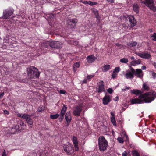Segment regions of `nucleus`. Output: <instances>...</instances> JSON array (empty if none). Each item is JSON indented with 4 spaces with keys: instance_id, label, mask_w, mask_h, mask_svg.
Masks as SVG:
<instances>
[{
    "instance_id": "obj_36",
    "label": "nucleus",
    "mask_w": 156,
    "mask_h": 156,
    "mask_svg": "<svg viewBox=\"0 0 156 156\" xmlns=\"http://www.w3.org/2000/svg\"><path fill=\"white\" fill-rule=\"evenodd\" d=\"M117 140L120 143L122 144L124 142V140L121 137H119L117 138Z\"/></svg>"
},
{
    "instance_id": "obj_56",
    "label": "nucleus",
    "mask_w": 156,
    "mask_h": 156,
    "mask_svg": "<svg viewBox=\"0 0 156 156\" xmlns=\"http://www.w3.org/2000/svg\"><path fill=\"white\" fill-rule=\"evenodd\" d=\"M141 69L143 70H145L146 69V67L145 66H143L141 67Z\"/></svg>"
},
{
    "instance_id": "obj_20",
    "label": "nucleus",
    "mask_w": 156,
    "mask_h": 156,
    "mask_svg": "<svg viewBox=\"0 0 156 156\" xmlns=\"http://www.w3.org/2000/svg\"><path fill=\"white\" fill-rule=\"evenodd\" d=\"M111 69L110 66L109 65H105L102 67L103 72H106Z\"/></svg>"
},
{
    "instance_id": "obj_43",
    "label": "nucleus",
    "mask_w": 156,
    "mask_h": 156,
    "mask_svg": "<svg viewBox=\"0 0 156 156\" xmlns=\"http://www.w3.org/2000/svg\"><path fill=\"white\" fill-rule=\"evenodd\" d=\"M143 88L145 90H147L148 89V87L147 85L144 83L143 86Z\"/></svg>"
},
{
    "instance_id": "obj_51",
    "label": "nucleus",
    "mask_w": 156,
    "mask_h": 156,
    "mask_svg": "<svg viewBox=\"0 0 156 156\" xmlns=\"http://www.w3.org/2000/svg\"><path fill=\"white\" fill-rule=\"evenodd\" d=\"M17 115L18 117H21L23 119V114H22L21 113H18Z\"/></svg>"
},
{
    "instance_id": "obj_23",
    "label": "nucleus",
    "mask_w": 156,
    "mask_h": 156,
    "mask_svg": "<svg viewBox=\"0 0 156 156\" xmlns=\"http://www.w3.org/2000/svg\"><path fill=\"white\" fill-rule=\"evenodd\" d=\"M80 63L79 62H77L74 64L73 67V70L74 72L76 71L77 68L80 67Z\"/></svg>"
},
{
    "instance_id": "obj_15",
    "label": "nucleus",
    "mask_w": 156,
    "mask_h": 156,
    "mask_svg": "<svg viewBox=\"0 0 156 156\" xmlns=\"http://www.w3.org/2000/svg\"><path fill=\"white\" fill-rule=\"evenodd\" d=\"M110 101L111 98L110 95L106 94L103 98L102 100L103 103L105 105H107L110 102Z\"/></svg>"
},
{
    "instance_id": "obj_8",
    "label": "nucleus",
    "mask_w": 156,
    "mask_h": 156,
    "mask_svg": "<svg viewBox=\"0 0 156 156\" xmlns=\"http://www.w3.org/2000/svg\"><path fill=\"white\" fill-rule=\"evenodd\" d=\"M78 22L76 18L69 19L67 21V26L69 28H73L76 25Z\"/></svg>"
},
{
    "instance_id": "obj_21",
    "label": "nucleus",
    "mask_w": 156,
    "mask_h": 156,
    "mask_svg": "<svg viewBox=\"0 0 156 156\" xmlns=\"http://www.w3.org/2000/svg\"><path fill=\"white\" fill-rule=\"evenodd\" d=\"M130 92L131 93L135 94L136 95H138L142 93V92L141 91L138 90L133 89L131 90Z\"/></svg>"
},
{
    "instance_id": "obj_11",
    "label": "nucleus",
    "mask_w": 156,
    "mask_h": 156,
    "mask_svg": "<svg viewBox=\"0 0 156 156\" xmlns=\"http://www.w3.org/2000/svg\"><path fill=\"white\" fill-rule=\"evenodd\" d=\"M98 88L96 89V90L98 93H101L105 92V86L104 84V82L102 80H100L99 82L98 85Z\"/></svg>"
},
{
    "instance_id": "obj_2",
    "label": "nucleus",
    "mask_w": 156,
    "mask_h": 156,
    "mask_svg": "<svg viewBox=\"0 0 156 156\" xmlns=\"http://www.w3.org/2000/svg\"><path fill=\"white\" fill-rule=\"evenodd\" d=\"M27 71L28 76L30 78H38L40 75L38 69L33 66L28 68Z\"/></svg>"
},
{
    "instance_id": "obj_10",
    "label": "nucleus",
    "mask_w": 156,
    "mask_h": 156,
    "mask_svg": "<svg viewBox=\"0 0 156 156\" xmlns=\"http://www.w3.org/2000/svg\"><path fill=\"white\" fill-rule=\"evenodd\" d=\"M130 70L132 71L133 73H134V75L136 76L137 77L142 78L143 77V72L140 69H136L135 71L134 69L131 67Z\"/></svg>"
},
{
    "instance_id": "obj_37",
    "label": "nucleus",
    "mask_w": 156,
    "mask_h": 156,
    "mask_svg": "<svg viewBox=\"0 0 156 156\" xmlns=\"http://www.w3.org/2000/svg\"><path fill=\"white\" fill-rule=\"evenodd\" d=\"M97 4V3L96 2H93L90 1H88V5L91 6L96 5Z\"/></svg>"
},
{
    "instance_id": "obj_18",
    "label": "nucleus",
    "mask_w": 156,
    "mask_h": 156,
    "mask_svg": "<svg viewBox=\"0 0 156 156\" xmlns=\"http://www.w3.org/2000/svg\"><path fill=\"white\" fill-rule=\"evenodd\" d=\"M134 73H133L132 71H131L126 73L125 76L127 79H131L134 77Z\"/></svg>"
},
{
    "instance_id": "obj_39",
    "label": "nucleus",
    "mask_w": 156,
    "mask_h": 156,
    "mask_svg": "<svg viewBox=\"0 0 156 156\" xmlns=\"http://www.w3.org/2000/svg\"><path fill=\"white\" fill-rule=\"evenodd\" d=\"M116 45L119 48L122 49L124 48V46L119 43H116Z\"/></svg>"
},
{
    "instance_id": "obj_32",
    "label": "nucleus",
    "mask_w": 156,
    "mask_h": 156,
    "mask_svg": "<svg viewBox=\"0 0 156 156\" xmlns=\"http://www.w3.org/2000/svg\"><path fill=\"white\" fill-rule=\"evenodd\" d=\"M149 72L151 73L152 78L155 79H156V73L153 71H150Z\"/></svg>"
},
{
    "instance_id": "obj_40",
    "label": "nucleus",
    "mask_w": 156,
    "mask_h": 156,
    "mask_svg": "<svg viewBox=\"0 0 156 156\" xmlns=\"http://www.w3.org/2000/svg\"><path fill=\"white\" fill-rule=\"evenodd\" d=\"M153 37L152 40L154 41H156V33H154L153 34V35L151 36V37Z\"/></svg>"
},
{
    "instance_id": "obj_49",
    "label": "nucleus",
    "mask_w": 156,
    "mask_h": 156,
    "mask_svg": "<svg viewBox=\"0 0 156 156\" xmlns=\"http://www.w3.org/2000/svg\"><path fill=\"white\" fill-rule=\"evenodd\" d=\"M125 87V89H122V90L124 91H126L130 89V87H128L127 86Z\"/></svg>"
},
{
    "instance_id": "obj_60",
    "label": "nucleus",
    "mask_w": 156,
    "mask_h": 156,
    "mask_svg": "<svg viewBox=\"0 0 156 156\" xmlns=\"http://www.w3.org/2000/svg\"><path fill=\"white\" fill-rule=\"evenodd\" d=\"M87 82V80L86 79H84L83 81V83H86Z\"/></svg>"
},
{
    "instance_id": "obj_44",
    "label": "nucleus",
    "mask_w": 156,
    "mask_h": 156,
    "mask_svg": "<svg viewBox=\"0 0 156 156\" xmlns=\"http://www.w3.org/2000/svg\"><path fill=\"white\" fill-rule=\"evenodd\" d=\"M117 74L116 73H115L114 72H113V73L112 75V78H116V76Z\"/></svg>"
},
{
    "instance_id": "obj_41",
    "label": "nucleus",
    "mask_w": 156,
    "mask_h": 156,
    "mask_svg": "<svg viewBox=\"0 0 156 156\" xmlns=\"http://www.w3.org/2000/svg\"><path fill=\"white\" fill-rule=\"evenodd\" d=\"M74 147L75 149V151H78L79 150V147H78V143L73 144Z\"/></svg>"
},
{
    "instance_id": "obj_53",
    "label": "nucleus",
    "mask_w": 156,
    "mask_h": 156,
    "mask_svg": "<svg viewBox=\"0 0 156 156\" xmlns=\"http://www.w3.org/2000/svg\"><path fill=\"white\" fill-rule=\"evenodd\" d=\"M4 112L5 114H9V112L7 110H5L4 111Z\"/></svg>"
},
{
    "instance_id": "obj_28",
    "label": "nucleus",
    "mask_w": 156,
    "mask_h": 156,
    "mask_svg": "<svg viewBox=\"0 0 156 156\" xmlns=\"http://www.w3.org/2000/svg\"><path fill=\"white\" fill-rule=\"evenodd\" d=\"M141 62V61L140 60H135L134 61H132L131 62V64L133 66H135V64H140Z\"/></svg>"
},
{
    "instance_id": "obj_31",
    "label": "nucleus",
    "mask_w": 156,
    "mask_h": 156,
    "mask_svg": "<svg viewBox=\"0 0 156 156\" xmlns=\"http://www.w3.org/2000/svg\"><path fill=\"white\" fill-rule=\"evenodd\" d=\"M111 121L114 126H116V121L115 119V117H111Z\"/></svg>"
},
{
    "instance_id": "obj_64",
    "label": "nucleus",
    "mask_w": 156,
    "mask_h": 156,
    "mask_svg": "<svg viewBox=\"0 0 156 156\" xmlns=\"http://www.w3.org/2000/svg\"><path fill=\"white\" fill-rule=\"evenodd\" d=\"M134 58H135L133 56H132L131 57V60H133L134 59Z\"/></svg>"
},
{
    "instance_id": "obj_46",
    "label": "nucleus",
    "mask_w": 156,
    "mask_h": 156,
    "mask_svg": "<svg viewBox=\"0 0 156 156\" xmlns=\"http://www.w3.org/2000/svg\"><path fill=\"white\" fill-rule=\"evenodd\" d=\"M128 155V153L126 151H124L122 153V156H127Z\"/></svg>"
},
{
    "instance_id": "obj_42",
    "label": "nucleus",
    "mask_w": 156,
    "mask_h": 156,
    "mask_svg": "<svg viewBox=\"0 0 156 156\" xmlns=\"http://www.w3.org/2000/svg\"><path fill=\"white\" fill-rule=\"evenodd\" d=\"M120 70V69L119 67H116L115 68L114 72L115 73H118Z\"/></svg>"
},
{
    "instance_id": "obj_30",
    "label": "nucleus",
    "mask_w": 156,
    "mask_h": 156,
    "mask_svg": "<svg viewBox=\"0 0 156 156\" xmlns=\"http://www.w3.org/2000/svg\"><path fill=\"white\" fill-rule=\"evenodd\" d=\"M132 153V154L133 156H140V155L139 153L136 150L133 151Z\"/></svg>"
},
{
    "instance_id": "obj_58",
    "label": "nucleus",
    "mask_w": 156,
    "mask_h": 156,
    "mask_svg": "<svg viewBox=\"0 0 156 156\" xmlns=\"http://www.w3.org/2000/svg\"><path fill=\"white\" fill-rule=\"evenodd\" d=\"M20 129H21V130H20L19 131V132L21 130H23L25 129V126H22L21 127H20Z\"/></svg>"
},
{
    "instance_id": "obj_33",
    "label": "nucleus",
    "mask_w": 156,
    "mask_h": 156,
    "mask_svg": "<svg viewBox=\"0 0 156 156\" xmlns=\"http://www.w3.org/2000/svg\"><path fill=\"white\" fill-rule=\"evenodd\" d=\"M120 62L122 63H126L128 62L127 58H123L120 60Z\"/></svg>"
},
{
    "instance_id": "obj_54",
    "label": "nucleus",
    "mask_w": 156,
    "mask_h": 156,
    "mask_svg": "<svg viewBox=\"0 0 156 156\" xmlns=\"http://www.w3.org/2000/svg\"><path fill=\"white\" fill-rule=\"evenodd\" d=\"M44 109H42L40 107H39L38 108L37 111L39 112H41Z\"/></svg>"
},
{
    "instance_id": "obj_17",
    "label": "nucleus",
    "mask_w": 156,
    "mask_h": 156,
    "mask_svg": "<svg viewBox=\"0 0 156 156\" xmlns=\"http://www.w3.org/2000/svg\"><path fill=\"white\" fill-rule=\"evenodd\" d=\"M65 119L68 123H70L71 120V116L70 112H69L66 113L65 115Z\"/></svg>"
},
{
    "instance_id": "obj_62",
    "label": "nucleus",
    "mask_w": 156,
    "mask_h": 156,
    "mask_svg": "<svg viewBox=\"0 0 156 156\" xmlns=\"http://www.w3.org/2000/svg\"><path fill=\"white\" fill-rule=\"evenodd\" d=\"M2 156H7L6 153H2Z\"/></svg>"
},
{
    "instance_id": "obj_52",
    "label": "nucleus",
    "mask_w": 156,
    "mask_h": 156,
    "mask_svg": "<svg viewBox=\"0 0 156 156\" xmlns=\"http://www.w3.org/2000/svg\"><path fill=\"white\" fill-rule=\"evenodd\" d=\"M111 115L112 117H115V114L114 113L112 112H111Z\"/></svg>"
},
{
    "instance_id": "obj_9",
    "label": "nucleus",
    "mask_w": 156,
    "mask_h": 156,
    "mask_svg": "<svg viewBox=\"0 0 156 156\" xmlns=\"http://www.w3.org/2000/svg\"><path fill=\"white\" fill-rule=\"evenodd\" d=\"M14 10L12 8H10L5 10L3 12L2 18L5 19H9L10 16L13 13Z\"/></svg>"
},
{
    "instance_id": "obj_35",
    "label": "nucleus",
    "mask_w": 156,
    "mask_h": 156,
    "mask_svg": "<svg viewBox=\"0 0 156 156\" xmlns=\"http://www.w3.org/2000/svg\"><path fill=\"white\" fill-rule=\"evenodd\" d=\"M25 124L23 122H21L19 125H18L17 127L18 128V131H19V130H21L20 129V127H21L22 126H25Z\"/></svg>"
},
{
    "instance_id": "obj_25",
    "label": "nucleus",
    "mask_w": 156,
    "mask_h": 156,
    "mask_svg": "<svg viewBox=\"0 0 156 156\" xmlns=\"http://www.w3.org/2000/svg\"><path fill=\"white\" fill-rule=\"evenodd\" d=\"M93 13L95 15L96 18H97V20H98V22L100 21V18L99 15L98 11L96 10H94L93 11Z\"/></svg>"
},
{
    "instance_id": "obj_26",
    "label": "nucleus",
    "mask_w": 156,
    "mask_h": 156,
    "mask_svg": "<svg viewBox=\"0 0 156 156\" xmlns=\"http://www.w3.org/2000/svg\"><path fill=\"white\" fill-rule=\"evenodd\" d=\"M137 44V43L136 41H132L127 43V45L129 47H133L136 46Z\"/></svg>"
},
{
    "instance_id": "obj_55",
    "label": "nucleus",
    "mask_w": 156,
    "mask_h": 156,
    "mask_svg": "<svg viewBox=\"0 0 156 156\" xmlns=\"http://www.w3.org/2000/svg\"><path fill=\"white\" fill-rule=\"evenodd\" d=\"M4 92H2V93H0V99L4 95Z\"/></svg>"
},
{
    "instance_id": "obj_29",
    "label": "nucleus",
    "mask_w": 156,
    "mask_h": 156,
    "mask_svg": "<svg viewBox=\"0 0 156 156\" xmlns=\"http://www.w3.org/2000/svg\"><path fill=\"white\" fill-rule=\"evenodd\" d=\"M59 116V115L58 114H56L54 115H51L50 116V118L53 119H56Z\"/></svg>"
},
{
    "instance_id": "obj_13",
    "label": "nucleus",
    "mask_w": 156,
    "mask_h": 156,
    "mask_svg": "<svg viewBox=\"0 0 156 156\" xmlns=\"http://www.w3.org/2000/svg\"><path fill=\"white\" fill-rule=\"evenodd\" d=\"M82 110V107L80 105H77L73 108V113L74 115L79 116Z\"/></svg>"
},
{
    "instance_id": "obj_63",
    "label": "nucleus",
    "mask_w": 156,
    "mask_h": 156,
    "mask_svg": "<svg viewBox=\"0 0 156 156\" xmlns=\"http://www.w3.org/2000/svg\"><path fill=\"white\" fill-rule=\"evenodd\" d=\"M125 136L126 137L127 140H128L129 139H128V136L127 135H126V134H125Z\"/></svg>"
},
{
    "instance_id": "obj_14",
    "label": "nucleus",
    "mask_w": 156,
    "mask_h": 156,
    "mask_svg": "<svg viewBox=\"0 0 156 156\" xmlns=\"http://www.w3.org/2000/svg\"><path fill=\"white\" fill-rule=\"evenodd\" d=\"M136 54L142 58L148 59L151 57V55L148 53H136Z\"/></svg>"
},
{
    "instance_id": "obj_57",
    "label": "nucleus",
    "mask_w": 156,
    "mask_h": 156,
    "mask_svg": "<svg viewBox=\"0 0 156 156\" xmlns=\"http://www.w3.org/2000/svg\"><path fill=\"white\" fill-rule=\"evenodd\" d=\"M107 1L111 3H113L114 2V0H107Z\"/></svg>"
},
{
    "instance_id": "obj_5",
    "label": "nucleus",
    "mask_w": 156,
    "mask_h": 156,
    "mask_svg": "<svg viewBox=\"0 0 156 156\" xmlns=\"http://www.w3.org/2000/svg\"><path fill=\"white\" fill-rule=\"evenodd\" d=\"M49 46L52 48H59L61 47V44L60 42L58 41H48L46 44H45L44 47L49 48Z\"/></svg>"
},
{
    "instance_id": "obj_4",
    "label": "nucleus",
    "mask_w": 156,
    "mask_h": 156,
    "mask_svg": "<svg viewBox=\"0 0 156 156\" xmlns=\"http://www.w3.org/2000/svg\"><path fill=\"white\" fill-rule=\"evenodd\" d=\"M126 23L131 27H134L136 23V21L134 16L132 15L124 16Z\"/></svg>"
},
{
    "instance_id": "obj_22",
    "label": "nucleus",
    "mask_w": 156,
    "mask_h": 156,
    "mask_svg": "<svg viewBox=\"0 0 156 156\" xmlns=\"http://www.w3.org/2000/svg\"><path fill=\"white\" fill-rule=\"evenodd\" d=\"M139 6L137 4H134L133 6V10L136 13L139 12Z\"/></svg>"
},
{
    "instance_id": "obj_61",
    "label": "nucleus",
    "mask_w": 156,
    "mask_h": 156,
    "mask_svg": "<svg viewBox=\"0 0 156 156\" xmlns=\"http://www.w3.org/2000/svg\"><path fill=\"white\" fill-rule=\"evenodd\" d=\"M82 2L85 4H88V2L87 1H82Z\"/></svg>"
},
{
    "instance_id": "obj_16",
    "label": "nucleus",
    "mask_w": 156,
    "mask_h": 156,
    "mask_svg": "<svg viewBox=\"0 0 156 156\" xmlns=\"http://www.w3.org/2000/svg\"><path fill=\"white\" fill-rule=\"evenodd\" d=\"M130 102L132 104H136L143 103V101L137 98L131 99Z\"/></svg>"
},
{
    "instance_id": "obj_3",
    "label": "nucleus",
    "mask_w": 156,
    "mask_h": 156,
    "mask_svg": "<svg viewBox=\"0 0 156 156\" xmlns=\"http://www.w3.org/2000/svg\"><path fill=\"white\" fill-rule=\"evenodd\" d=\"M98 140L100 150L101 151H104L108 145V142L103 136H99Z\"/></svg>"
},
{
    "instance_id": "obj_7",
    "label": "nucleus",
    "mask_w": 156,
    "mask_h": 156,
    "mask_svg": "<svg viewBox=\"0 0 156 156\" xmlns=\"http://www.w3.org/2000/svg\"><path fill=\"white\" fill-rule=\"evenodd\" d=\"M144 4L147 7H149L150 9L154 12H156V7L155 6L153 0H146Z\"/></svg>"
},
{
    "instance_id": "obj_38",
    "label": "nucleus",
    "mask_w": 156,
    "mask_h": 156,
    "mask_svg": "<svg viewBox=\"0 0 156 156\" xmlns=\"http://www.w3.org/2000/svg\"><path fill=\"white\" fill-rule=\"evenodd\" d=\"M73 144L78 143L76 137L75 136L73 137Z\"/></svg>"
},
{
    "instance_id": "obj_50",
    "label": "nucleus",
    "mask_w": 156,
    "mask_h": 156,
    "mask_svg": "<svg viewBox=\"0 0 156 156\" xmlns=\"http://www.w3.org/2000/svg\"><path fill=\"white\" fill-rule=\"evenodd\" d=\"M94 75H88V81H89V80L90 79H91V78H92L94 76Z\"/></svg>"
},
{
    "instance_id": "obj_59",
    "label": "nucleus",
    "mask_w": 156,
    "mask_h": 156,
    "mask_svg": "<svg viewBox=\"0 0 156 156\" xmlns=\"http://www.w3.org/2000/svg\"><path fill=\"white\" fill-rule=\"evenodd\" d=\"M152 65L154 66L155 68L156 69V62H154L152 63Z\"/></svg>"
},
{
    "instance_id": "obj_45",
    "label": "nucleus",
    "mask_w": 156,
    "mask_h": 156,
    "mask_svg": "<svg viewBox=\"0 0 156 156\" xmlns=\"http://www.w3.org/2000/svg\"><path fill=\"white\" fill-rule=\"evenodd\" d=\"M59 116H60V118H59V120L60 121H61L63 120V119L64 118V115L60 114V115H59Z\"/></svg>"
},
{
    "instance_id": "obj_48",
    "label": "nucleus",
    "mask_w": 156,
    "mask_h": 156,
    "mask_svg": "<svg viewBox=\"0 0 156 156\" xmlns=\"http://www.w3.org/2000/svg\"><path fill=\"white\" fill-rule=\"evenodd\" d=\"M59 93L61 94H65L66 91L64 90H60L59 92Z\"/></svg>"
},
{
    "instance_id": "obj_24",
    "label": "nucleus",
    "mask_w": 156,
    "mask_h": 156,
    "mask_svg": "<svg viewBox=\"0 0 156 156\" xmlns=\"http://www.w3.org/2000/svg\"><path fill=\"white\" fill-rule=\"evenodd\" d=\"M18 130V128L16 126V127L12 128L11 129L10 131L11 133L14 134L18 133L19 132Z\"/></svg>"
},
{
    "instance_id": "obj_1",
    "label": "nucleus",
    "mask_w": 156,
    "mask_h": 156,
    "mask_svg": "<svg viewBox=\"0 0 156 156\" xmlns=\"http://www.w3.org/2000/svg\"><path fill=\"white\" fill-rule=\"evenodd\" d=\"M139 96V99L142 100L144 102L146 103L151 102L156 98V92L155 91L149 92L143 94H140Z\"/></svg>"
},
{
    "instance_id": "obj_27",
    "label": "nucleus",
    "mask_w": 156,
    "mask_h": 156,
    "mask_svg": "<svg viewBox=\"0 0 156 156\" xmlns=\"http://www.w3.org/2000/svg\"><path fill=\"white\" fill-rule=\"evenodd\" d=\"M67 107L66 106L63 105V107L61 110L60 114H61L64 115L67 110Z\"/></svg>"
},
{
    "instance_id": "obj_6",
    "label": "nucleus",
    "mask_w": 156,
    "mask_h": 156,
    "mask_svg": "<svg viewBox=\"0 0 156 156\" xmlns=\"http://www.w3.org/2000/svg\"><path fill=\"white\" fill-rule=\"evenodd\" d=\"M63 149L67 155H71L74 152L73 147L72 144L68 143V145H64Z\"/></svg>"
},
{
    "instance_id": "obj_19",
    "label": "nucleus",
    "mask_w": 156,
    "mask_h": 156,
    "mask_svg": "<svg viewBox=\"0 0 156 156\" xmlns=\"http://www.w3.org/2000/svg\"><path fill=\"white\" fill-rule=\"evenodd\" d=\"M96 59L97 58L93 55H88V63L94 62Z\"/></svg>"
},
{
    "instance_id": "obj_47",
    "label": "nucleus",
    "mask_w": 156,
    "mask_h": 156,
    "mask_svg": "<svg viewBox=\"0 0 156 156\" xmlns=\"http://www.w3.org/2000/svg\"><path fill=\"white\" fill-rule=\"evenodd\" d=\"M107 91L109 94H112L113 92V90L111 88H108L107 90Z\"/></svg>"
},
{
    "instance_id": "obj_34",
    "label": "nucleus",
    "mask_w": 156,
    "mask_h": 156,
    "mask_svg": "<svg viewBox=\"0 0 156 156\" xmlns=\"http://www.w3.org/2000/svg\"><path fill=\"white\" fill-rule=\"evenodd\" d=\"M55 16L54 14L51 13L47 15V17L48 19H53L54 17Z\"/></svg>"
},
{
    "instance_id": "obj_12",
    "label": "nucleus",
    "mask_w": 156,
    "mask_h": 156,
    "mask_svg": "<svg viewBox=\"0 0 156 156\" xmlns=\"http://www.w3.org/2000/svg\"><path fill=\"white\" fill-rule=\"evenodd\" d=\"M32 115H33L32 114L31 115L28 114H23V119L25 120L28 124L30 125H32L33 124V121L31 119L30 117Z\"/></svg>"
}]
</instances>
